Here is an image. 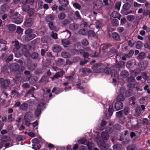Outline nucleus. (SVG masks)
<instances>
[{"label": "nucleus", "mask_w": 150, "mask_h": 150, "mask_svg": "<svg viewBox=\"0 0 150 150\" xmlns=\"http://www.w3.org/2000/svg\"><path fill=\"white\" fill-rule=\"evenodd\" d=\"M66 38V39L62 40V45L64 47H66L67 45L70 44V42L69 40Z\"/></svg>", "instance_id": "473e14b6"}, {"label": "nucleus", "mask_w": 150, "mask_h": 150, "mask_svg": "<svg viewBox=\"0 0 150 150\" xmlns=\"http://www.w3.org/2000/svg\"><path fill=\"white\" fill-rule=\"evenodd\" d=\"M48 25L50 29L53 31H54L56 32H57L58 30L56 29V27L54 25V23L53 22H50L48 23Z\"/></svg>", "instance_id": "412c9836"}, {"label": "nucleus", "mask_w": 150, "mask_h": 150, "mask_svg": "<svg viewBox=\"0 0 150 150\" xmlns=\"http://www.w3.org/2000/svg\"><path fill=\"white\" fill-rule=\"evenodd\" d=\"M34 132H29L27 134L30 137H34L35 136V134H37L36 132V131L33 130Z\"/></svg>", "instance_id": "680f3d73"}, {"label": "nucleus", "mask_w": 150, "mask_h": 150, "mask_svg": "<svg viewBox=\"0 0 150 150\" xmlns=\"http://www.w3.org/2000/svg\"><path fill=\"white\" fill-rule=\"evenodd\" d=\"M57 34L54 32V31H52L51 34V37L54 39H56L57 38Z\"/></svg>", "instance_id": "0e129e2a"}, {"label": "nucleus", "mask_w": 150, "mask_h": 150, "mask_svg": "<svg viewBox=\"0 0 150 150\" xmlns=\"http://www.w3.org/2000/svg\"><path fill=\"white\" fill-rule=\"evenodd\" d=\"M35 90V88L32 87L26 93V96L28 97H35L34 92Z\"/></svg>", "instance_id": "f3484780"}, {"label": "nucleus", "mask_w": 150, "mask_h": 150, "mask_svg": "<svg viewBox=\"0 0 150 150\" xmlns=\"http://www.w3.org/2000/svg\"><path fill=\"white\" fill-rule=\"evenodd\" d=\"M87 34L88 38L92 37L96 38V36L95 33L92 30H90L87 32Z\"/></svg>", "instance_id": "5701e85b"}, {"label": "nucleus", "mask_w": 150, "mask_h": 150, "mask_svg": "<svg viewBox=\"0 0 150 150\" xmlns=\"http://www.w3.org/2000/svg\"><path fill=\"white\" fill-rule=\"evenodd\" d=\"M45 104L43 102L39 103L37 106V109L35 111V115L36 117H38L41 114V110L44 107Z\"/></svg>", "instance_id": "0eeeda50"}, {"label": "nucleus", "mask_w": 150, "mask_h": 150, "mask_svg": "<svg viewBox=\"0 0 150 150\" xmlns=\"http://www.w3.org/2000/svg\"><path fill=\"white\" fill-rule=\"evenodd\" d=\"M125 91V89L122 87L120 88V94L118 95L117 97V100L118 101H122L125 99V98L123 93H124V91Z\"/></svg>", "instance_id": "f8f14e48"}, {"label": "nucleus", "mask_w": 150, "mask_h": 150, "mask_svg": "<svg viewBox=\"0 0 150 150\" xmlns=\"http://www.w3.org/2000/svg\"><path fill=\"white\" fill-rule=\"evenodd\" d=\"M9 44H6L1 45L0 46V51H1L6 52L8 50V47L7 45H8Z\"/></svg>", "instance_id": "bb28decb"}, {"label": "nucleus", "mask_w": 150, "mask_h": 150, "mask_svg": "<svg viewBox=\"0 0 150 150\" xmlns=\"http://www.w3.org/2000/svg\"><path fill=\"white\" fill-rule=\"evenodd\" d=\"M63 33V35L66 38H69L71 36V33L68 30L62 32Z\"/></svg>", "instance_id": "f704fd0d"}, {"label": "nucleus", "mask_w": 150, "mask_h": 150, "mask_svg": "<svg viewBox=\"0 0 150 150\" xmlns=\"http://www.w3.org/2000/svg\"><path fill=\"white\" fill-rule=\"evenodd\" d=\"M143 46V44L142 42L140 41H138L137 42L136 44V48L137 49H140Z\"/></svg>", "instance_id": "49530a36"}, {"label": "nucleus", "mask_w": 150, "mask_h": 150, "mask_svg": "<svg viewBox=\"0 0 150 150\" xmlns=\"http://www.w3.org/2000/svg\"><path fill=\"white\" fill-rule=\"evenodd\" d=\"M107 122L104 120H101L100 123V126H101V129H104V127H105L106 125Z\"/></svg>", "instance_id": "338daca9"}, {"label": "nucleus", "mask_w": 150, "mask_h": 150, "mask_svg": "<svg viewBox=\"0 0 150 150\" xmlns=\"http://www.w3.org/2000/svg\"><path fill=\"white\" fill-rule=\"evenodd\" d=\"M38 121L36 120L34 122L31 123V124L30 125H31L33 127V129H34V130L36 131L37 133H38V131L37 129L38 128Z\"/></svg>", "instance_id": "a878e982"}, {"label": "nucleus", "mask_w": 150, "mask_h": 150, "mask_svg": "<svg viewBox=\"0 0 150 150\" xmlns=\"http://www.w3.org/2000/svg\"><path fill=\"white\" fill-rule=\"evenodd\" d=\"M23 10L25 11H27L29 8V6L26 4L23 5L22 6Z\"/></svg>", "instance_id": "052dcab7"}, {"label": "nucleus", "mask_w": 150, "mask_h": 150, "mask_svg": "<svg viewBox=\"0 0 150 150\" xmlns=\"http://www.w3.org/2000/svg\"><path fill=\"white\" fill-rule=\"evenodd\" d=\"M28 105L27 103H23L19 107V108L21 110H25L28 108Z\"/></svg>", "instance_id": "58836bf2"}, {"label": "nucleus", "mask_w": 150, "mask_h": 150, "mask_svg": "<svg viewBox=\"0 0 150 150\" xmlns=\"http://www.w3.org/2000/svg\"><path fill=\"white\" fill-rule=\"evenodd\" d=\"M12 43H14V45L15 47L13 50V51L15 52V55L16 57H20L21 55L20 54H19L18 55L17 52H16L21 47L20 44L18 41L16 40H15L14 42H13Z\"/></svg>", "instance_id": "9d476101"}, {"label": "nucleus", "mask_w": 150, "mask_h": 150, "mask_svg": "<svg viewBox=\"0 0 150 150\" xmlns=\"http://www.w3.org/2000/svg\"><path fill=\"white\" fill-rule=\"evenodd\" d=\"M24 64L25 66L27 67H29L31 64V61L30 59H27L25 60Z\"/></svg>", "instance_id": "13d9d810"}, {"label": "nucleus", "mask_w": 150, "mask_h": 150, "mask_svg": "<svg viewBox=\"0 0 150 150\" xmlns=\"http://www.w3.org/2000/svg\"><path fill=\"white\" fill-rule=\"evenodd\" d=\"M137 149L136 146L135 144L130 145L127 147V150H136Z\"/></svg>", "instance_id": "3c124183"}, {"label": "nucleus", "mask_w": 150, "mask_h": 150, "mask_svg": "<svg viewBox=\"0 0 150 150\" xmlns=\"http://www.w3.org/2000/svg\"><path fill=\"white\" fill-rule=\"evenodd\" d=\"M33 31L32 29L30 28L25 30V33L26 35L25 39L26 41H30L35 37L36 35L35 34L32 33Z\"/></svg>", "instance_id": "39448f33"}, {"label": "nucleus", "mask_w": 150, "mask_h": 150, "mask_svg": "<svg viewBox=\"0 0 150 150\" xmlns=\"http://www.w3.org/2000/svg\"><path fill=\"white\" fill-rule=\"evenodd\" d=\"M112 46V45L110 43H105L101 45L100 47L103 50H105L109 47Z\"/></svg>", "instance_id": "c9c22d12"}, {"label": "nucleus", "mask_w": 150, "mask_h": 150, "mask_svg": "<svg viewBox=\"0 0 150 150\" xmlns=\"http://www.w3.org/2000/svg\"><path fill=\"white\" fill-rule=\"evenodd\" d=\"M124 63L122 61H120L116 64V66L117 68H121L123 67Z\"/></svg>", "instance_id": "69168bd1"}, {"label": "nucleus", "mask_w": 150, "mask_h": 150, "mask_svg": "<svg viewBox=\"0 0 150 150\" xmlns=\"http://www.w3.org/2000/svg\"><path fill=\"white\" fill-rule=\"evenodd\" d=\"M96 27L98 30H99L102 27V23L99 21H97L95 23Z\"/></svg>", "instance_id": "37998d69"}, {"label": "nucleus", "mask_w": 150, "mask_h": 150, "mask_svg": "<svg viewBox=\"0 0 150 150\" xmlns=\"http://www.w3.org/2000/svg\"><path fill=\"white\" fill-rule=\"evenodd\" d=\"M63 91V90H61V89H59L57 87H54L53 88L52 91L53 93H54L56 95L58 94Z\"/></svg>", "instance_id": "e433bc0d"}, {"label": "nucleus", "mask_w": 150, "mask_h": 150, "mask_svg": "<svg viewBox=\"0 0 150 150\" xmlns=\"http://www.w3.org/2000/svg\"><path fill=\"white\" fill-rule=\"evenodd\" d=\"M33 113L30 111L27 112L25 114L24 119L25 124L28 126H29L31 124L30 122L33 119Z\"/></svg>", "instance_id": "20e7f679"}, {"label": "nucleus", "mask_w": 150, "mask_h": 150, "mask_svg": "<svg viewBox=\"0 0 150 150\" xmlns=\"http://www.w3.org/2000/svg\"><path fill=\"white\" fill-rule=\"evenodd\" d=\"M131 7L130 4L129 3H125L123 6V8L121 11V13L124 14H127L128 13H126V11L128 10Z\"/></svg>", "instance_id": "4468645a"}, {"label": "nucleus", "mask_w": 150, "mask_h": 150, "mask_svg": "<svg viewBox=\"0 0 150 150\" xmlns=\"http://www.w3.org/2000/svg\"><path fill=\"white\" fill-rule=\"evenodd\" d=\"M99 104H100L103 107V112L104 114L107 117H111L113 112V104L110 101L107 99H102L101 97H99L98 99ZM100 105V104H99Z\"/></svg>", "instance_id": "f257e3e1"}, {"label": "nucleus", "mask_w": 150, "mask_h": 150, "mask_svg": "<svg viewBox=\"0 0 150 150\" xmlns=\"http://www.w3.org/2000/svg\"><path fill=\"white\" fill-rule=\"evenodd\" d=\"M65 17L66 14L62 12L60 13L58 15V17L60 20H63L65 18Z\"/></svg>", "instance_id": "a18cd8bd"}, {"label": "nucleus", "mask_w": 150, "mask_h": 150, "mask_svg": "<svg viewBox=\"0 0 150 150\" xmlns=\"http://www.w3.org/2000/svg\"><path fill=\"white\" fill-rule=\"evenodd\" d=\"M88 142V141L84 137L81 138L78 141L79 144H83L86 145Z\"/></svg>", "instance_id": "393cba45"}, {"label": "nucleus", "mask_w": 150, "mask_h": 150, "mask_svg": "<svg viewBox=\"0 0 150 150\" xmlns=\"http://www.w3.org/2000/svg\"><path fill=\"white\" fill-rule=\"evenodd\" d=\"M13 58V56L12 54H9L7 59H6V62L8 63L12 60Z\"/></svg>", "instance_id": "bf43d9fd"}, {"label": "nucleus", "mask_w": 150, "mask_h": 150, "mask_svg": "<svg viewBox=\"0 0 150 150\" xmlns=\"http://www.w3.org/2000/svg\"><path fill=\"white\" fill-rule=\"evenodd\" d=\"M122 147V145L120 144H117L114 145L113 146V149L114 150H119Z\"/></svg>", "instance_id": "5fc2aeb1"}, {"label": "nucleus", "mask_w": 150, "mask_h": 150, "mask_svg": "<svg viewBox=\"0 0 150 150\" xmlns=\"http://www.w3.org/2000/svg\"><path fill=\"white\" fill-rule=\"evenodd\" d=\"M10 83V80L8 79L5 80L3 78H0V84H1V87L4 89L6 88L9 86Z\"/></svg>", "instance_id": "9b49d317"}, {"label": "nucleus", "mask_w": 150, "mask_h": 150, "mask_svg": "<svg viewBox=\"0 0 150 150\" xmlns=\"http://www.w3.org/2000/svg\"><path fill=\"white\" fill-rule=\"evenodd\" d=\"M64 74V72L63 71H61L59 72H57L53 76L51 77V79L52 81H53L54 79H58L60 77H62Z\"/></svg>", "instance_id": "ddd939ff"}, {"label": "nucleus", "mask_w": 150, "mask_h": 150, "mask_svg": "<svg viewBox=\"0 0 150 150\" xmlns=\"http://www.w3.org/2000/svg\"><path fill=\"white\" fill-rule=\"evenodd\" d=\"M121 5V2H117L115 5V8L118 11H119Z\"/></svg>", "instance_id": "4d7b16f0"}, {"label": "nucleus", "mask_w": 150, "mask_h": 150, "mask_svg": "<svg viewBox=\"0 0 150 150\" xmlns=\"http://www.w3.org/2000/svg\"><path fill=\"white\" fill-rule=\"evenodd\" d=\"M33 149L35 150L39 149L40 148L41 146L40 144L38 143L34 144H32Z\"/></svg>", "instance_id": "6e6d98bb"}, {"label": "nucleus", "mask_w": 150, "mask_h": 150, "mask_svg": "<svg viewBox=\"0 0 150 150\" xmlns=\"http://www.w3.org/2000/svg\"><path fill=\"white\" fill-rule=\"evenodd\" d=\"M8 28L10 31H13L15 30L16 26L14 24H10L8 25Z\"/></svg>", "instance_id": "4c0bfd02"}, {"label": "nucleus", "mask_w": 150, "mask_h": 150, "mask_svg": "<svg viewBox=\"0 0 150 150\" xmlns=\"http://www.w3.org/2000/svg\"><path fill=\"white\" fill-rule=\"evenodd\" d=\"M62 56L65 58H69L70 56V54L64 51L61 53Z\"/></svg>", "instance_id": "79ce46f5"}, {"label": "nucleus", "mask_w": 150, "mask_h": 150, "mask_svg": "<svg viewBox=\"0 0 150 150\" xmlns=\"http://www.w3.org/2000/svg\"><path fill=\"white\" fill-rule=\"evenodd\" d=\"M23 29L20 27H18L17 29V33L21 35L22 33Z\"/></svg>", "instance_id": "774afa93"}, {"label": "nucleus", "mask_w": 150, "mask_h": 150, "mask_svg": "<svg viewBox=\"0 0 150 150\" xmlns=\"http://www.w3.org/2000/svg\"><path fill=\"white\" fill-rule=\"evenodd\" d=\"M1 136V138L0 140L2 142H6L10 140L9 137L8 136L4 135L2 137Z\"/></svg>", "instance_id": "8fccbe9b"}, {"label": "nucleus", "mask_w": 150, "mask_h": 150, "mask_svg": "<svg viewBox=\"0 0 150 150\" xmlns=\"http://www.w3.org/2000/svg\"><path fill=\"white\" fill-rule=\"evenodd\" d=\"M55 19V16L54 14L52 13L48 15L45 18V20L47 22L50 23V22H53L52 21Z\"/></svg>", "instance_id": "dca6fc26"}, {"label": "nucleus", "mask_w": 150, "mask_h": 150, "mask_svg": "<svg viewBox=\"0 0 150 150\" xmlns=\"http://www.w3.org/2000/svg\"><path fill=\"white\" fill-rule=\"evenodd\" d=\"M87 31L85 29L83 28L79 30L78 33L79 34L85 36L87 35Z\"/></svg>", "instance_id": "603ef678"}, {"label": "nucleus", "mask_w": 150, "mask_h": 150, "mask_svg": "<svg viewBox=\"0 0 150 150\" xmlns=\"http://www.w3.org/2000/svg\"><path fill=\"white\" fill-rule=\"evenodd\" d=\"M112 36L113 38L115 40L117 41L120 40V36L117 33L115 32L113 33L112 34Z\"/></svg>", "instance_id": "a19ab883"}, {"label": "nucleus", "mask_w": 150, "mask_h": 150, "mask_svg": "<svg viewBox=\"0 0 150 150\" xmlns=\"http://www.w3.org/2000/svg\"><path fill=\"white\" fill-rule=\"evenodd\" d=\"M113 129L112 124L110 123L109 125L106 128V132L104 131L101 133L100 135L101 138L105 140H108L109 138L108 133H111L113 132Z\"/></svg>", "instance_id": "7ed1b4c3"}, {"label": "nucleus", "mask_w": 150, "mask_h": 150, "mask_svg": "<svg viewBox=\"0 0 150 150\" xmlns=\"http://www.w3.org/2000/svg\"><path fill=\"white\" fill-rule=\"evenodd\" d=\"M31 58L33 59H36L38 57V54L37 53L34 52L31 54Z\"/></svg>", "instance_id": "e2e57ef3"}, {"label": "nucleus", "mask_w": 150, "mask_h": 150, "mask_svg": "<svg viewBox=\"0 0 150 150\" xmlns=\"http://www.w3.org/2000/svg\"><path fill=\"white\" fill-rule=\"evenodd\" d=\"M79 27V25L76 23H73L70 24L69 26V29L71 30H76Z\"/></svg>", "instance_id": "b1692460"}, {"label": "nucleus", "mask_w": 150, "mask_h": 150, "mask_svg": "<svg viewBox=\"0 0 150 150\" xmlns=\"http://www.w3.org/2000/svg\"><path fill=\"white\" fill-rule=\"evenodd\" d=\"M142 110L140 106H137L135 109V115L139 116L142 113Z\"/></svg>", "instance_id": "72a5a7b5"}, {"label": "nucleus", "mask_w": 150, "mask_h": 150, "mask_svg": "<svg viewBox=\"0 0 150 150\" xmlns=\"http://www.w3.org/2000/svg\"><path fill=\"white\" fill-rule=\"evenodd\" d=\"M10 68L11 70L13 71H17L19 72L20 74L21 72L23 71V70L21 68L19 69V66L17 63H14L11 64L10 66Z\"/></svg>", "instance_id": "6e6552de"}, {"label": "nucleus", "mask_w": 150, "mask_h": 150, "mask_svg": "<svg viewBox=\"0 0 150 150\" xmlns=\"http://www.w3.org/2000/svg\"><path fill=\"white\" fill-rule=\"evenodd\" d=\"M9 18L12 22L16 24H20L23 21V19L21 15L16 11L11 12L9 15Z\"/></svg>", "instance_id": "f03ea898"}, {"label": "nucleus", "mask_w": 150, "mask_h": 150, "mask_svg": "<svg viewBox=\"0 0 150 150\" xmlns=\"http://www.w3.org/2000/svg\"><path fill=\"white\" fill-rule=\"evenodd\" d=\"M64 63V61L62 59L58 58L56 61V64L57 66H60L63 65Z\"/></svg>", "instance_id": "2f4dec72"}, {"label": "nucleus", "mask_w": 150, "mask_h": 150, "mask_svg": "<svg viewBox=\"0 0 150 150\" xmlns=\"http://www.w3.org/2000/svg\"><path fill=\"white\" fill-rule=\"evenodd\" d=\"M24 74L27 76V78L26 79V81H28L30 79L31 77V75L30 74V72L29 71L26 70L24 72Z\"/></svg>", "instance_id": "09e8293b"}, {"label": "nucleus", "mask_w": 150, "mask_h": 150, "mask_svg": "<svg viewBox=\"0 0 150 150\" xmlns=\"http://www.w3.org/2000/svg\"><path fill=\"white\" fill-rule=\"evenodd\" d=\"M112 17L115 18H117L120 20L121 15L118 12L116 11H113L112 13Z\"/></svg>", "instance_id": "c756f323"}, {"label": "nucleus", "mask_w": 150, "mask_h": 150, "mask_svg": "<svg viewBox=\"0 0 150 150\" xmlns=\"http://www.w3.org/2000/svg\"><path fill=\"white\" fill-rule=\"evenodd\" d=\"M106 64H103L102 63H97L94 65L92 67V69L94 71H95L97 73L101 72L103 71V68L99 67H105Z\"/></svg>", "instance_id": "423d86ee"}, {"label": "nucleus", "mask_w": 150, "mask_h": 150, "mask_svg": "<svg viewBox=\"0 0 150 150\" xmlns=\"http://www.w3.org/2000/svg\"><path fill=\"white\" fill-rule=\"evenodd\" d=\"M86 145L88 150H93L95 146L93 143L91 142H88Z\"/></svg>", "instance_id": "ea45409f"}, {"label": "nucleus", "mask_w": 150, "mask_h": 150, "mask_svg": "<svg viewBox=\"0 0 150 150\" xmlns=\"http://www.w3.org/2000/svg\"><path fill=\"white\" fill-rule=\"evenodd\" d=\"M70 23V21L67 19H65L61 21L59 24V25L62 27H65Z\"/></svg>", "instance_id": "2eb2a0df"}, {"label": "nucleus", "mask_w": 150, "mask_h": 150, "mask_svg": "<svg viewBox=\"0 0 150 150\" xmlns=\"http://www.w3.org/2000/svg\"><path fill=\"white\" fill-rule=\"evenodd\" d=\"M105 73L107 74H111L112 77H117L118 75L117 73L116 70L114 69L111 70L109 68L106 67L105 69H103V70Z\"/></svg>", "instance_id": "1a4fd4ad"}, {"label": "nucleus", "mask_w": 150, "mask_h": 150, "mask_svg": "<svg viewBox=\"0 0 150 150\" xmlns=\"http://www.w3.org/2000/svg\"><path fill=\"white\" fill-rule=\"evenodd\" d=\"M33 23V22L32 19L31 18H29L25 21L24 24L25 27H30L32 25Z\"/></svg>", "instance_id": "6ab92c4d"}, {"label": "nucleus", "mask_w": 150, "mask_h": 150, "mask_svg": "<svg viewBox=\"0 0 150 150\" xmlns=\"http://www.w3.org/2000/svg\"><path fill=\"white\" fill-rule=\"evenodd\" d=\"M59 2L62 6H66L68 4L67 0H59Z\"/></svg>", "instance_id": "de8ad7c7"}, {"label": "nucleus", "mask_w": 150, "mask_h": 150, "mask_svg": "<svg viewBox=\"0 0 150 150\" xmlns=\"http://www.w3.org/2000/svg\"><path fill=\"white\" fill-rule=\"evenodd\" d=\"M9 5L8 4H4L1 6V9L3 11H8L9 9Z\"/></svg>", "instance_id": "cd10ccee"}, {"label": "nucleus", "mask_w": 150, "mask_h": 150, "mask_svg": "<svg viewBox=\"0 0 150 150\" xmlns=\"http://www.w3.org/2000/svg\"><path fill=\"white\" fill-rule=\"evenodd\" d=\"M127 81L128 82H134L135 79L134 77L133 76H130L127 78L126 79Z\"/></svg>", "instance_id": "864d4df0"}, {"label": "nucleus", "mask_w": 150, "mask_h": 150, "mask_svg": "<svg viewBox=\"0 0 150 150\" xmlns=\"http://www.w3.org/2000/svg\"><path fill=\"white\" fill-rule=\"evenodd\" d=\"M129 73L127 71L123 70L120 73V76L123 78H125L129 76Z\"/></svg>", "instance_id": "c85d7f7f"}, {"label": "nucleus", "mask_w": 150, "mask_h": 150, "mask_svg": "<svg viewBox=\"0 0 150 150\" xmlns=\"http://www.w3.org/2000/svg\"><path fill=\"white\" fill-rule=\"evenodd\" d=\"M102 1L100 0L97 1L95 4L94 8H97V9H99L102 7Z\"/></svg>", "instance_id": "7c9ffc66"}, {"label": "nucleus", "mask_w": 150, "mask_h": 150, "mask_svg": "<svg viewBox=\"0 0 150 150\" xmlns=\"http://www.w3.org/2000/svg\"><path fill=\"white\" fill-rule=\"evenodd\" d=\"M123 108V104L120 101H117L115 104V108L117 110H119Z\"/></svg>", "instance_id": "aec40b11"}, {"label": "nucleus", "mask_w": 150, "mask_h": 150, "mask_svg": "<svg viewBox=\"0 0 150 150\" xmlns=\"http://www.w3.org/2000/svg\"><path fill=\"white\" fill-rule=\"evenodd\" d=\"M81 84V81L79 80L77 82L76 85L77 86V88L78 89L83 90V91L81 92V93L83 94H85L87 93H88V91H86V89H84L83 87L81 86H79Z\"/></svg>", "instance_id": "a211bd4d"}, {"label": "nucleus", "mask_w": 150, "mask_h": 150, "mask_svg": "<svg viewBox=\"0 0 150 150\" xmlns=\"http://www.w3.org/2000/svg\"><path fill=\"white\" fill-rule=\"evenodd\" d=\"M52 49L54 52H58L61 50L62 48L59 45H55L52 47Z\"/></svg>", "instance_id": "4be33fe9"}, {"label": "nucleus", "mask_w": 150, "mask_h": 150, "mask_svg": "<svg viewBox=\"0 0 150 150\" xmlns=\"http://www.w3.org/2000/svg\"><path fill=\"white\" fill-rule=\"evenodd\" d=\"M48 82V80L47 79V77L46 76H42L39 81L40 83H47Z\"/></svg>", "instance_id": "c03bdc74"}]
</instances>
